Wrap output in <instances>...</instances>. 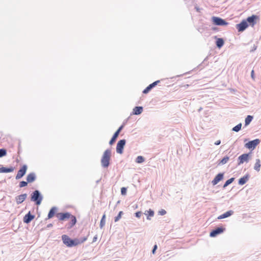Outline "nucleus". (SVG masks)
Listing matches in <instances>:
<instances>
[{"label": "nucleus", "mask_w": 261, "mask_h": 261, "mask_svg": "<svg viewBox=\"0 0 261 261\" xmlns=\"http://www.w3.org/2000/svg\"><path fill=\"white\" fill-rule=\"evenodd\" d=\"M111 157V151L110 149H106L101 159V165L104 168H107L110 165V161Z\"/></svg>", "instance_id": "obj_1"}, {"label": "nucleus", "mask_w": 261, "mask_h": 261, "mask_svg": "<svg viewBox=\"0 0 261 261\" xmlns=\"http://www.w3.org/2000/svg\"><path fill=\"white\" fill-rule=\"evenodd\" d=\"M43 197L38 190L33 191L30 196L31 200L34 202L37 205H39L43 200Z\"/></svg>", "instance_id": "obj_2"}, {"label": "nucleus", "mask_w": 261, "mask_h": 261, "mask_svg": "<svg viewBox=\"0 0 261 261\" xmlns=\"http://www.w3.org/2000/svg\"><path fill=\"white\" fill-rule=\"evenodd\" d=\"M62 240L64 244L68 247H72L79 245L77 238L72 239L66 234L62 236Z\"/></svg>", "instance_id": "obj_3"}, {"label": "nucleus", "mask_w": 261, "mask_h": 261, "mask_svg": "<svg viewBox=\"0 0 261 261\" xmlns=\"http://www.w3.org/2000/svg\"><path fill=\"white\" fill-rule=\"evenodd\" d=\"M212 21L213 24L218 26H225L228 24L225 19L217 16H213Z\"/></svg>", "instance_id": "obj_4"}, {"label": "nucleus", "mask_w": 261, "mask_h": 261, "mask_svg": "<svg viewBox=\"0 0 261 261\" xmlns=\"http://www.w3.org/2000/svg\"><path fill=\"white\" fill-rule=\"evenodd\" d=\"M251 152L247 153H243L240 155L238 159V165H240L242 164H243L244 162H248L249 160V158L251 156Z\"/></svg>", "instance_id": "obj_5"}, {"label": "nucleus", "mask_w": 261, "mask_h": 261, "mask_svg": "<svg viewBox=\"0 0 261 261\" xmlns=\"http://www.w3.org/2000/svg\"><path fill=\"white\" fill-rule=\"evenodd\" d=\"M124 126V124H122L117 129V130L114 133L112 138L109 141V144L112 145L116 142L120 133L122 130Z\"/></svg>", "instance_id": "obj_6"}, {"label": "nucleus", "mask_w": 261, "mask_h": 261, "mask_svg": "<svg viewBox=\"0 0 261 261\" xmlns=\"http://www.w3.org/2000/svg\"><path fill=\"white\" fill-rule=\"evenodd\" d=\"M260 141L258 139H255L253 140L249 141L245 144V146L249 149H254L257 145L260 143Z\"/></svg>", "instance_id": "obj_7"}, {"label": "nucleus", "mask_w": 261, "mask_h": 261, "mask_svg": "<svg viewBox=\"0 0 261 261\" xmlns=\"http://www.w3.org/2000/svg\"><path fill=\"white\" fill-rule=\"evenodd\" d=\"M225 230V228L222 226L217 227L211 231L210 236L212 238L216 237L218 235L223 233Z\"/></svg>", "instance_id": "obj_8"}, {"label": "nucleus", "mask_w": 261, "mask_h": 261, "mask_svg": "<svg viewBox=\"0 0 261 261\" xmlns=\"http://www.w3.org/2000/svg\"><path fill=\"white\" fill-rule=\"evenodd\" d=\"M126 144V140L122 139L119 140L116 146V152L119 154H122L123 152V149Z\"/></svg>", "instance_id": "obj_9"}, {"label": "nucleus", "mask_w": 261, "mask_h": 261, "mask_svg": "<svg viewBox=\"0 0 261 261\" xmlns=\"http://www.w3.org/2000/svg\"><path fill=\"white\" fill-rule=\"evenodd\" d=\"M236 27L239 32H242L248 27V24L246 20L244 19L240 23L237 24Z\"/></svg>", "instance_id": "obj_10"}, {"label": "nucleus", "mask_w": 261, "mask_h": 261, "mask_svg": "<svg viewBox=\"0 0 261 261\" xmlns=\"http://www.w3.org/2000/svg\"><path fill=\"white\" fill-rule=\"evenodd\" d=\"M72 216L69 212L58 213L56 214V217L60 221H65Z\"/></svg>", "instance_id": "obj_11"}, {"label": "nucleus", "mask_w": 261, "mask_h": 261, "mask_svg": "<svg viewBox=\"0 0 261 261\" xmlns=\"http://www.w3.org/2000/svg\"><path fill=\"white\" fill-rule=\"evenodd\" d=\"M27 168V165H23L18 171L17 174L15 177L16 179H19L22 178L25 174Z\"/></svg>", "instance_id": "obj_12"}, {"label": "nucleus", "mask_w": 261, "mask_h": 261, "mask_svg": "<svg viewBox=\"0 0 261 261\" xmlns=\"http://www.w3.org/2000/svg\"><path fill=\"white\" fill-rule=\"evenodd\" d=\"M259 18L258 16L256 15H252L248 17L245 20L247 22L248 25H250L253 27L257 22V20Z\"/></svg>", "instance_id": "obj_13"}, {"label": "nucleus", "mask_w": 261, "mask_h": 261, "mask_svg": "<svg viewBox=\"0 0 261 261\" xmlns=\"http://www.w3.org/2000/svg\"><path fill=\"white\" fill-rule=\"evenodd\" d=\"M161 82L160 80L156 81L152 83L149 84L145 89L143 91V94L148 93L155 86H156Z\"/></svg>", "instance_id": "obj_14"}, {"label": "nucleus", "mask_w": 261, "mask_h": 261, "mask_svg": "<svg viewBox=\"0 0 261 261\" xmlns=\"http://www.w3.org/2000/svg\"><path fill=\"white\" fill-rule=\"evenodd\" d=\"M224 173H219L217 174L214 179L212 181L213 186L216 185L219 182L222 180L224 178Z\"/></svg>", "instance_id": "obj_15"}, {"label": "nucleus", "mask_w": 261, "mask_h": 261, "mask_svg": "<svg viewBox=\"0 0 261 261\" xmlns=\"http://www.w3.org/2000/svg\"><path fill=\"white\" fill-rule=\"evenodd\" d=\"M35 215L32 214L31 212H29L23 218V221L24 223L29 224L34 218Z\"/></svg>", "instance_id": "obj_16"}, {"label": "nucleus", "mask_w": 261, "mask_h": 261, "mask_svg": "<svg viewBox=\"0 0 261 261\" xmlns=\"http://www.w3.org/2000/svg\"><path fill=\"white\" fill-rule=\"evenodd\" d=\"M27 194H22L15 197V200L17 204L22 203L27 197Z\"/></svg>", "instance_id": "obj_17"}, {"label": "nucleus", "mask_w": 261, "mask_h": 261, "mask_svg": "<svg viewBox=\"0 0 261 261\" xmlns=\"http://www.w3.org/2000/svg\"><path fill=\"white\" fill-rule=\"evenodd\" d=\"M143 111V108L142 106H136L133 110L131 115H138L141 114Z\"/></svg>", "instance_id": "obj_18"}, {"label": "nucleus", "mask_w": 261, "mask_h": 261, "mask_svg": "<svg viewBox=\"0 0 261 261\" xmlns=\"http://www.w3.org/2000/svg\"><path fill=\"white\" fill-rule=\"evenodd\" d=\"M36 179V175L34 172L29 173L27 176V180L28 183L34 182Z\"/></svg>", "instance_id": "obj_19"}, {"label": "nucleus", "mask_w": 261, "mask_h": 261, "mask_svg": "<svg viewBox=\"0 0 261 261\" xmlns=\"http://www.w3.org/2000/svg\"><path fill=\"white\" fill-rule=\"evenodd\" d=\"M249 177H250L249 174H247L245 176L240 178L238 181L239 185H243L245 184L247 182V181L249 180Z\"/></svg>", "instance_id": "obj_20"}, {"label": "nucleus", "mask_w": 261, "mask_h": 261, "mask_svg": "<svg viewBox=\"0 0 261 261\" xmlns=\"http://www.w3.org/2000/svg\"><path fill=\"white\" fill-rule=\"evenodd\" d=\"M216 40V46L218 48H221L224 44V40L222 38H217V36H215Z\"/></svg>", "instance_id": "obj_21"}, {"label": "nucleus", "mask_w": 261, "mask_h": 261, "mask_svg": "<svg viewBox=\"0 0 261 261\" xmlns=\"http://www.w3.org/2000/svg\"><path fill=\"white\" fill-rule=\"evenodd\" d=\"M14 168L12 166L6 167L2 166L0 168V173H9L14 171Z\"/></svg>", "instance_id": "obj_22"}, {"label": "nucleus", "mask_w": 261, "mask_h": 261, "mask_svg": "<svg viewBox=\"0 0 261 261\" xmlns=\"http://www.w3.org/2000/svg\"><path fill=\"white\" fill-rule=\"evenodd\" d=\"M233 214V211L229 210L221 215L218 217V219H222L231 216Z\"/></svg>", "instance_id": "obj_23"}, {"label": "nucleus", "mask_w": 261, "mask_h": 261, "mask_svg": "<svg viewBox=\"0 0 261 261\" xmlns=\"http://www.w3.org/2000/svg\"><path fill=\"white\" fill-rule=\"evenodd\" d=\"M57 210H58V208L57 207H56V206L52 207L48 212V214L47 215V219L52 218L56 214Z\"/></svg>", "instance_id": "obj_24"}, {"label": "nucleus", "mask_w": 261, "mask_h": 261, "mask_svg": "<svg viewBox=\"0 0 261 261\" xmlns=\"http://www.w3.org/2000/svg\"><path fill=\"white\" fill-rule=\"evenodd\" d=\"M229 158L228 156H225L222 159L218 161V165H223L225 164L229 160Z\"/></svg>", "instance_id": "obj_25"}, {"label": "nucleus", "mask_w": 261, "mask_h": 261, "mask_svg": "<svg viewBox=\"0 0 261 261\" xmlns=\"http://www.w3.org/2000/svg\"><path fill=\"white\" fill-rule=\"evenodd\" d=\"M260 166L261 164L260 160L259 159H256V162L254 166V169L258 172L260 171Z\"/></svg>", "instance_id": "obj_26"}, {"label": "nucleus", "mask_w": 261, "mask_h": 261, "mask_svg": "<svg viewBox=\"0 0 261 261\" xmlns=\"http://www.w3.org/2000/svg\"><path fill=\"white\" fill-rule=\"evenodd\" d=\"M253 119V117L251 115H248L245 119V126L248 125Z\"/></svg>", "instance_id": "obj_27"}, {"label": "nucleus", "mask_w": 261, "mask_h": 261, "mask_svg": "<svg viewBox=\"0 0 261 261\" xmlns=\"http://www.w3.org/2000/svg\"><path fill=\"white\" fill-rule=\"evenodd\" d=\"M154 214V211L151 209H149L148 211H146L145 213V214L147 216V219L148 220H150V217H153Z\"/></svg>", "instance_id": "obj_28"}, {"label": "nucleus", "mask_w": 261, "mask_h": 261, "mask_svg": "<svg viewBox=\"0 0 261 261\" xmlns=\"http://www.w3.org/2000/svg\"><path fill=\"white\" fill-rule=\"evenodd\" d=\"M234 177H231L227 180L223 185V188L225 189L226 187L231 184L234 180Z\"/></svg>", "instance_id": "obj_29"}, {"label": "nucleus", "mask_w": 261, "mask_h": 261, "mask_svg": "<svg viewBox=\"0 0 261 261\" xmlns=\"http://www.w3.org/2000/svg\"><path fill=\"white\" fill-rule=\"evenodd\" d=\"M105 223H106V215L103 214L101 219L100 222V224H99L100 228H102L105 226Z\"/></svg>", "instance_id": "obj_30"}, {"label": "nucleus", "mask_w": 261, "mask_h": 261, "mask_svg": "<svg viewBox=\"0 0 261 261\" xmlns=\"http://www.w3.org/2000/svg\"><path fill=\"white\" fill-rule=\"evenodd\" d=\"M242 125V123H240L239 124H237L236 126L233 127L232 128V130L236 132H239L241 129Z\"/></svg>", "instance_id": "obj_31"}, {"label": "nucleus", "mask_w": 261, "mask_h": 261, "mask_svg": "<svg viewBox=\"0 0 261 261\" xmlns=\"http://www.w3.org/2000/svg\"><path fill=\"white\" fill-rule=\"evenodd\" d=\"M145 161V159L143 156H138L136 159V162L139 164L142 163Z\"/></svg>", "instance_id": "obj_32"}, {"label": "nucleus", "mask_w": 261, "mask_h": 261, "mask_svg": "<svg viewBox=\"0 0 261 261\" xmlns=\"http://www.w3.org/2000/svg\"><path fill=\"white\" fill-rule=\"evenodd\" d=\"M70 218L71 219L70 223H71V224H72L73 226H74L77 222L76 217L72 215V216L70 217Z\"/></svg>", "instance_id": "obj_33"}, {"label": "nucleus", "mask_w": 261, "mask_h": 261, "mask_svg": "<svg viewBox=\"0 0 261 261\" xmlns=\"http://www.w3.org/2000/svg\"><path fill=\"white\" fill-rule=\"evenodd\" d=\"M123 214L122 211H120L118 214V215L115 217L114 221L115 222L118 221L121 218L122 214Z\"/></svg>", "instance_id": "obj_34"}, {"label": "nucleus", "mask_w": 261, "mask_h": 261, "mask_svg": "<svg viewBox=\"0 0 261 261\" xmlns=\"http://www.w3.org/2000/svg\"><path fill=\"white\" fill-rule=\"evenodd\" d=\"M7 154V150L5 148L0 149V158H2Z\"/></svg>", "instance_id": "obj_35"}, {"label": "nucleus", "mask_w": 261, "mask_h": 261, "mask_svg": "<svg viewBox=\"0 0 261 261\" xmlns=\"http://www.w3.org/2000/svg\"><path fill=\"white\" fill-rule=\"evenodd\" d=\"M87 240V237H83V238H81L77 239V242H79V245L84 243Z\"/></svg>", "instance_id": "obj_36"}, {"label": "nucleus", "mask_w": 261, "mask_h": 261, "mask_svg": "<svg viewBox=\"0 0 261 261\" xmlns=\"http://www.w3.org/2000/svg\"><path fill=\"white\" fill-rule=\"evenodd\" d=\"M28 184V182L27 181H21L19 182V187L20 188H23V187L27 186Z\"/></svg>", "instance_id": "obj_37"}, {"label": "nucleus", "mask_w": 261, "mask_h": 261, "mask_svg": "<svg viewBox=\"0 0 261 261\" xmlns=\"http://www.w3.org/2000/svg\"><path fill=\"white\" fill-rule=\"evenodd\" d=\"M127 192V188L125 187H122L121 188V194L122 195H125Z\"/></svg>", "instance_id": "obj_38"}, {"label": "nucleus", "mask_w": 261, "mask_h": 261, "mask_svg": "<svg viewBox=\"0 0 261 261\" xmlns=\"http://www.w3.org/2000/svg\"><path fill=\"white\" fill-rule=\"evenodd\" d=\"M166 213L167 212L165 210L162 209L158 212V214L159 215L163 216V215H165L166 214Z\"/></svg>", "instance_id": "obj_39"}, {"label": "nucleus", "mask_w": 261, "mask_h": 261, "mask_svg": "<svg viewBox=\"0 0 261 261\" xmlns=\"http://www.w3.org/2000/svg\"><path fill=\"white\" fill-rule=\"evenodd\" d=\"M135 215L136 217L139 218H140V217L142 215V212L140 211L137 212L136 213H135Z\"/></svg>", "instance_id": "obj_40"}, {"label": "nucleus", "mask_w": 261, "mask_h": 261, "mask_svg": "<svg viewBox=\"0 0 261 261\" xmlns=\"http://www.w3.org/2000/svg\"><path fill=\"white\" fill-rule=\"evenodd\" d=\"M74 226L72 225V224H71V223H69L68 224H67L66 225V227H67V228L68 229H70L71 228H72Z\"/></svg>", "instance_id": "obj_41"}, {"label": "nucleus", "mask_w": 261, "mask_h": 261, "mask_svg": "<svg viewBox=\"0 0 261 261\" xmlns=\"http://www.w3.org/2000/svg\"><path fill=\"white\" fill-rule=\"evenodd\" d=\"M157 248H158V246H157V245H154L153 246V247L152 250V253L153 254H154V253H155V251H156V250L157 249Z\"/></svg>", "instance_id": "obj_42"}, {"label": "nucleus", "mask_w": 261, "mask_h": 261, "mask_svg": "<svg viewBox=\"0 0 261 261\" xmlns=\"http://www.w3.org/2000/svg\"><path fill=\"white\" fill-rule=\"evenodd\" d=\"M251 77H252L253 79H254V70H252L251 71Z\"/></svg>", "instance_id": "obj_43"}, {"label": "nucleus", "mask_w": 261, "mask_h": 261, "mask_svg": "<svg viewBox=\"0 0 261 261\" xmlns=\"http://www.w3.org/2000/svg\"><path fill=\"white\" fill-rule=\"evenodd\" d=\"M220 143H221V140H219L215 142V145H219L220 144Z\"/></svg>", "instance_id": "obj_44"}, {"label": "nucleus", "mask_w": 261, "mask_h": 261, "mask_svg": "<svg viewBox=\"0 0 261 261\" xmlns=\"http://www.w3.org/2000/svg\"><path fill=\"white\" fill-rule=\"evenodd\" d=\"M97 235H95L93 238V242H95L97 241Z\"/></svg>", "instance_id": "obj_45"}, {"label": "nucleus", "mask_w": 261, "mask_h": 261, "mask_svg": "<svg viewBox=\"0 0 261 261\" xmlns=\"http://www.w3.org/2000/svg\"><path fill=\"white\" fill-rule=\"evenodd\" d=\"M53 226V224L51 223H49L48 224H47V228H50V227H51Z\"/></svg>", "instance_id": "obj_46"}, {"label": "nucleus", "mask_w": 261, "mask_h": 261, "mask_svg": "<svg viewBox=\"0 0 261 261\" xmlns=\"http://www.w3.org/2000/svg\"><path fill=\"white\" fill-rule=\"evenodd\" d=\"M195 8H196V11H197V12H199V11H200V9H199V8L195 7Z\"/></svg>", "instance_id": "obj_47"}, {"label": "nucleus", "mask_w": 261, "mask_h": 261, "mask_svg": "<svg viewBox=\"0 0 261 261\" xmlns=\"http://www.w3.org/2000/svg\"><path fill=\"white\" fill-rule=\"evenodd\" d=\"M202 108H200L199 109V111H200V110H201Z\"/></svg>", "instance_id": "obj_48"}, {"label": "nucleus", "mask_w": 261, "mask_h": 261, "mask_svg": "<svg viewBox=\"0 0 261 261\" xmlns=\"http://www.w3.org/2000/svg\"><path fill=\"white\" fill-rule=\"evenodd\" d=\"M119 202H120V201H118L117 203L118 204V203H119Z\"/></svg>", "instance_id": "obj_49"}, {"label": "nucleus", "mask_w": 261, "mask_h": 261, "mask_svg": "<svg viewBox=\"0 0 261 261\" xmlns=\"http://www.w3.org/2000/svg\"><path fill=\"white\" fill-rule=\"evenodd\" d=\"M253 49H254V50H255V49H256V47H253Z\"/></svg>", "instance_id": "obj_50"}, {"label": "nucleus", "mask_w": 261, "mask_h": 261, "mask_svg": "<svg viewBox=\"0 0 261 261\" xmlns=\"http://www.w3.org/2000/svg\"><path fill=\"white\" fill-rule=\"evenodd\" d=\"M253 49H254V50H255V49H256V47H253Z\"/></svg>", "instance_id": "obj_51"}]
</instances>
